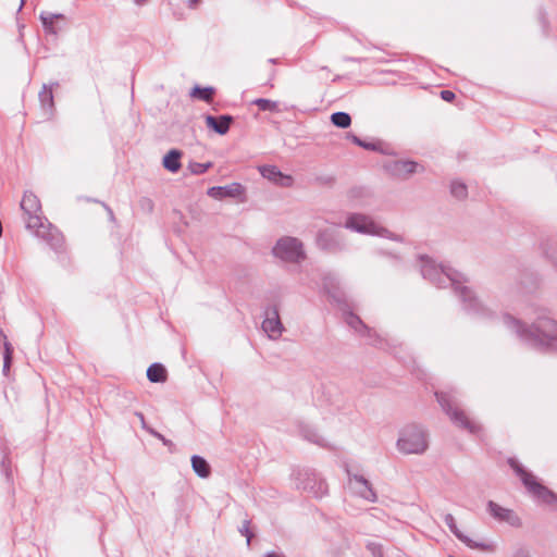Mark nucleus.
Masks as SVG:
<instances>
[{
	"label": "nucleus",
	"mask_w": 557,
	"mask_h": 557,
	"mask_svg": "<svg viewBox=\"0 0 557 557\" xmlns=\"http://www.w3.org/2000/svg\"><path fill=\"white\" fill-rule=\"evenodd\" d=\"M21 209L24 213L27 230L36 237L46 242L53 250H58L62 247V234L42 215L40 201L34 193H24Z\"/></svg>",
	"instance_id": "nucleus-1"
},
{
	"label": "nucleus",
	"mask_w": 557,
	"mask_h": 557,
	"mask_svg": "<svg viewBox=\"0 0 557 557\" xmlns=\"http://www.w3.org/2000/svg\"><path fill=\"white\" fill-rule=\"evenodd\" d=\"M504 323L515 331L523 341L535 346L553 347L557 344V321L552 319L545 310L541 309L530 327L516 318L505 314Z\"/></svg>",
	"instance_id": "nucleus-2"
},
{
	"label": "nucleus",
	"mask_w": 557,
	"mask_h": 557,
	"mask_svg": "<svg viewBox=\"0 0 557 557\" xmlns=\"http://www.w3.org/2000/svg\"><path fill=\"white\" fill-rule=\"evenodd\" d=\"M420 273L424 278L440 287H445L447 284L451 285L462 300L469 302L468 307L470 309L476 310L480 308V304L472 290L468 286L462 285L466 281L463 275L457 271L445 269L431 257L420 256Z\"/></svg>",
	"instance_id": "nucleus-3"
},
{
	"label": "nucleus",
	"mask_w": 557,
	"mask_h": 557,
	"mask_svg": "<svg viewBox=\"0 0 557 557\" xmlns=\"http://www.w3.org/2000/svg\"><path fill=\"white\" fill-rule=\"evenodd\" d=\"M435 395L442 409L447 413L453 423L473 434L481 430L480 425L471 421L466 412L458 407L450 394L441 392Z\"/></svg>",
	"instance_id": "nucleus-4"
},
{
	"label": "nucleus",
	"mask_w": 557,
	"mask_h": 557,
	"mask_svg": "<svg viewBox=\"0 0 557 557\" xmlns=\"http://www.w3.org/2000/svg\"><path fill=\"white\" fill-rule=\"evenodd\" d=\"M345 227L366 235H376L393 240H401L400 236L393 234L387 228L379 225L370 216L355 213L347 218Z\"/></svg>",
	"instance_id": "nucleus-5"
},
{
	"label": "nucleus",
	"mask_w": 557,
	"mask_h": 557,
	"mask_svg": "<svg viewBox=\"0 0 557 557\" xmlns=\"http://www.w3.org/2000/svg\"><path fill=\"white\" fill-rule=\"evenodd\" d=\"M511 468L515 470L517 475L520 476L523 485L527 487V490L540 502L545 504H554L557 502V496L548 490L546 486L542 485L540 482H537L536 478L523 469L521 465L518 462L511 460L510 461Z\"/></svg>",
	"instance_id": "nucleus-6"
},
{
	"label": "nucleus",
	"mask_w": 557,
	"mask_h": 557,
	"mask_svg": "<svg viewBox=\"0 0 557 557\" xmlns=\"http://www.w3.org/2000/svg\"><path fill=\"white\" fill-rule=\"evenodd\" d=\"M273 255L286 262L299 263L306 258L302 243L295 237H283L273 247Z\"/></svg>",
	"instance_id": "nucleus-7"
},
{
	"label": "nucleus",
	"mask_w": 557,
	"mask_h": 557,
	"mask_svg": "<svg viewBox=\"0 0 557 557\" xmlns=\"http://www.w3.org/2000/svg\"><path fill=\"white\" fill-rule=\"evenodd\" d=\"M297 487L308 491L314 497L320 498L327 494V484L312 469H304L298 472Z\"/></svg>",
	"instance_id": "nucleus-8"
},
{
	"label": "nucleus",
	"mask_w": 557,
	"mask_h": 557,
	"mask_svg": "<svg viewBox=\"0 0 557 557\" xmlns=\"http://www.w3.org/2000/svg\"><path fill=\"white\" fill-rule=\"evenodd\" d=\"M263 332L272 341H276L282 336L285 327L280 319L278 309L276 306L268 307L264 310V320L261 325Z\"/></svg>",
	"instance_id": "nucleus-9"
},
{
	"label": "nucleus",
	"mask_w": 557,
	"mask_h": 557,
	"mask_svg": "<svg viewBox=\"0 0 557 557\" xmlns=\"http://www.w3.org/2000/svg\"><path fill=\"white\" fill-rule=\"evenodd\" d=\"M315 242L320 249L329 252H336L345 247L341 233L333 227L320 231L317 235Z\"/></svg>",
	"instance_id": "nucleus-10"
},
{
	"label": "nucleus",
	"mask_w": 557,
	"mask_h": 557,
	"mask_svg": "<svg viewBox=\"0 0 557 557\" xmlns=\"http://www.w3.org/2000/svg\"><path fill=\"white\" fill-rule=\"evenodd\" d=\"M417 163L409 160H388L384 163V170L394 178L407 180L416 172Z\"/></svg>",
	"instance_id": "nucleus-11"
},
{
	"label": "nucleus",
	"mask_w": 557,
	"mask_h": 557,
	"mask_svg": "<svg viewBox=\"0 0 557 557\" xmlns=\"http://www.w3.org/2000/svg\"><path fill=\"white\" fill-rule=\"evenodd\" d=\"M397 448L404 454L418 453V426L416 424L407 425L400 431Z\"/></svg>",
	"instance_id": "nucleus-12"
},
{
	"label": "nucleus",
	"mask_w": 557,
	"mask_h": 557,
	"mask_svg": "<svg viewBox=\"0 0 557 557\" xmlns=\"http://www.w3.org/2000/svg\"><path fill=\"white\" fill-rule=\"evenodd\" d=\"M487 511L490 515L499 522H505L510 527H521V519L515 513L513 510L502 507L497 503L490 500L487 503Z\"/></svg>",
	"instance_id": "nucleus-13"
},
{
	"label": "nucleus",
	"mask_w": 557,
	"mask_h": 557,
	"mask_svg": "<svg viewBox=\"0 0 557 557\" xmlns=\"http://www.w3.org/2000/svg\"><path fill=\"white\" fill-rule=\"evenodd\" d=\"M446 525L462 543L472 549L488 550L491 546L482 541H476L466 535L456 524V520L451 513H447L444 518Z\"/></svg>",
	"instance_id": "nucleus-14"
},
{
	"label": "nucleus",
	"mask_w": 557,
	"mask_h": 557,
	"mask_svg": "<svg viewBox=\"0 0 557 557\" xmlns=\"http://www.w3.org/2000/svg\"><path fill=\"white\" fill-rule=\"evenodd\" d=\"M349 475V484L352 491L363 499L374 503L376 500V494L373 491L370 482L362 475L359 474H350Z\"/></svg>",
	"instance_id": "nucleus-15"
},
{
	"label": "nucleus",
	"mask_w": 557,
	"mask_h": 557,
	"mask_svg": "<svg viewBox=\"0 0 557 557\" xmlns=\"http://www.w3.org/2000/svg\"><path fill=\"white\" fill-rule=\"evenodd\" d=\"M260 174L281 187H290L294 180L290 175L283 174L275 165H263L259 168Z\"/></svg>",
	"instance_id": "nucleus-16"
},
{
	"label": "nucleus",
	"mask_w": 557,
	"mask_h": 557,
	"mask_svg": "<svg viewBox=\"0 0 557 557\" xmlns=\"http://www.w3.org/2000/svg\"><path fill=\"white\" fill-rule=\"evenodd\" d=\"M245 188L239 183H232L230 185L225 186H213L210 187L207 191L208 196L215 198V199H222L225 197L230 198H237L242 195H244Z\"/></svg>",
	"instance_id": "nucleus-17"
},
{
	"label": "nucleus",
	"mask_w": 557,
	"mask_h": 557,
	"mask_svg": "<svg viewBox=\"0 0 557 557\" xmlns=\"http://www.w3.org/2000/svg\"><path fill=\"white\" fill-rule=\"evenodd\" d=\"M346 323L359 333H367L370 337V344L373 346L382 347V339L379 336H372L371 330L362 322V320L355 313L348 311L345 313Z\"/></svg>",
	"instance_id": "nucleus-18"
},
{
	"label": "nucleus",
	"mask_w": 557,
	"mask_h": 557,
	"mask_svg": "<svg viewBox=\"0 0 557 557\" xmlns=\"http://www.w3.org/2000/svg\"><path fill=\"white\" fill-rule=\"evenodd\" d=\"M40 20L47 33H58L63 30L66 18L62 14H53L51 12H42Z\"/></svg>",
	"instance_id": "nucleus-19"
},
{
	"label": "nucleus",
	"mask_w": 557,
	"mask_h": 557,
	"mask_svg": "<svg viewBox=\"0 0 557 557\" xmlns=\"http://www.w3.org/2000/svg\"><path fill=\"white\" fill-rule=\"evenodd\" d=\"M234 117L228 114H223L220 116L207 115L206 116V125L213 129L219 135H225L233 123Z\"/></svg>",
	"instance_id": "nucleus-20"
},
{
	"label": "nucleus",
	"mask_w": 557,
	"mask_h": 557,
	"mask_svg": "<svg viewBox=\"0 0 557 557\" xmlns=\"http://www.w3.org/2000/svg\"><path fill=\"white\" fill-rule=\"evenodd\" d=\"M58 86H59L58 82H52L49 85H44L42 90L39 92V101H40L42 110H45V113L47 115L52 114V111L54 108L52 90L54 87H58Z\"/></svg>",
	"instance_id": "nucleus-21"
},
{
	"label": "nucleus",
	"mask_w": 557,
	"mask_h": 557,
	"mask_svg": "<svg viewBox=\"0 0 557 557\" xmlns=\"http://www.w3.org/2000/svg\"><path fill=\"white\" fill-rule=\"evenodd\" d=\"M298 430L300 435L306 441L313 443L320 447H326L327 444L325 438L321 434H319L313 426L301 422L298 424Z\"/></svg>",
	"instance_id": "nucleus-22"
},
{
	"label": "nucleus",
	"mask_w": 557,
	"mask_h": 557,
	"mask_svg": "<svg viewBox=\"0 0 557 557\" xmlns=\"http://www.w3.org/2000/svg\"><path fill=\"white\" fill-rule=\"evenodd\" d=\"M182 154H183V152L181 150H178V149H171L163 157V160H162L163 168L165 170H168L169 172H171V173L178 172L181 166H182V163H181Z\"/></svg>",
	"instance_id": "nucleus-23"
},
{
	"label": "nucleus",
	"mask_w": 557,
	"mask_h": 557,
	"mask_svg": "<svg viewBox=\"0 0 557 557\" xmlns=\"http://www.w3.org/2000/svg\"><path fill=\"white\" fill-rule=\"evenodd\" d=\"M190 461L194 472L199 478L206 479L211 474V467L203 457L194 455L191 456Z\"/></svg>",
	"instance_id": "nucleus-24"
},
{
	"label": "nucleus",
	"mask_w": 557,
	"mask_h": 557,
	"mask_svg": "<svg viewBox=\"0 0 557 557\" xmlns=\"http://www.w3.org/2000/svg\"><path fill=\"white\" fill-rule=\"evenodd\" d=\"M147 377L152 383H163L166 381V370L161 363H152L147 369Z\"/></svg>",
	"instance_id": "nucleus-25"
},
{
	"label": "nucleus",
	"mask_w": 557,
	"mask_h": 557,
	"mask_svg": "<svg viewBox=\"0 0 557 557\" xmlns=\"http://www.w3.org/2000/svg\"><path fill=\"white\" fill-rule=\"evenodd\" d=\"M213 95H214L213 87H200L197 85L190 91L191 97L198 98L206 102H210L213 98Z\"/></svg>",
	"instance_id": "nucleus-26"
},
{
	"label": "nucleus",
	"mask_w": 557,
	"mask_h": 557,
	"mask_svg": "<svg viewBox=\"0 0 557 557\" xmlns=\"http://www.w3.org/2000/svg\"><path fill=\"white\" fill-rule=\"evenodd\" d=\"M331 122L336 127L347 128L351 124V117L347 112L338 111V112L332 113Z\"/></svg>",
	"instance_id": "nucleus-27"
},
{
	"label": "nucleus",
	"mask_w": 557,
	"mask_h": 557,
	"mask_svg": "<svg viewBox=\"0 0 557 557\" xmlns=\"http://www.w3.org/2000/svg\"><path fill=\"white\" fill-rule=\"evenodd\" d=\"M450 194L455 198L462 200L466 199L468 196V188L465 183L456 180L453 181L450 184Z\"/></svg>",
	"instance_id": "nucleus-28"
},
{
	"label": "nucleus",
	"mask_w": 557,
	"mask_h": 557,
	"mask_svg": "<svg viewBox=\"0 0 557 557\" xmlns=\"http://www.w3.org/2000/svg\"><path fill=\"white\" fill-rule=\"evenodd\" d=\"M213 166L212 162L199 163V162H189L187 165L188 171L194 175H200L206 173L209 169Z\"/></svg>",
	"instance_id": "nucleus-29"
},
{
	"label": "nucleus",
	"mask_w": 557,
	"mask_h": 557,
	"mask_svg": "<svg viewBox=\"0 0 557 557\" xmlns=\"http://www.w3.org/2000/svg\"><path fill=\"white\" fill-rule=\"evenodd\" d=\"M252 103L256 104L261 111H277V102L270 99L258 98L253 100Z\"/></svg>",
	"instance_id": "nucleus-30"
},
{
	"label": "nucleus",
	"mask_w": 557,
	"mask_h": 557,
	"mask_svg": "<svg viewBox=\"0 0 557 557\" xmlns=\"http://www.w3.org/2000/svg\"><path fill=\"white\" fill-rule=\"evenodd\" d=\"M348 138H350L351 141L354 144H356L357 146L362 147V148H364L367 150H372V151L381 150L380 149L381 144H379V143H368V141H364V140H362L361 138H359L358 136H356L354 134H349Z\"/></svg>",
	"instance_id": "nucleus-31"
},
{
	"label": "nucleus",
	"mask_w": 557,
	"mask_h": 557,
	"mask_svg": "<svg viewBox=\"0 0 557 557\" xmlns=\"http://www.w3.org/2000/svg\"><path fill=\"white\" fill-rule=\"evenodd\" d=\"M4 352H3V372L7 373L11 367L12 362V354H13V347L12 345L5 341L3 343Z\"/></svg>",
	"instance_id": "nucleus-32"
},
{
	"label": "nucleus",
	"mask_w": 557,
	"mask_h": 557,
	"mask_svg": "<svg viewBox=\"0 0 557 557\" xmlns=\"http://www.w3.org/2000/svg\"><path fill=\"white\" fill-rule=\"evenodd\" d=\"M238 532L246 537L247 546H250L253 533L250 531V520L245 519L238 529Z\"/></svg>",
	"instance_id": "nucleus-33"
},
{
	"label": "nucleus",
	"mask_w": 557,
	"mask_h": 557,
	"mask_svg": "<svg viewBox=\"0 0 557 557\" xmlns=\"http://www.w3.org/2000/svg\"><path fill=\"white\" fill-rule=\"evenodd\" d=\"M367 548L373 557H383V548L380 543L368 542Z\"/></svg>",
	"instance_id": "nucleus-34"
},
{
	"label": "nucleus",
	"mask_w": 557,
	"mask_h": 557,
	"mask_svg": "<svg viewBox=\"0 0 557 557\" xmlns=\"http://www.w3.org/2000/svg\"><path fill=\"white\" fill-rule=\"evenodd\" d=\"M511 557H533L531 553L525 548H518L516 549Z\"/></svg>",
	"instance_id": "nucleus-35"
},
{
	"label": "nucleus",
	"mask_w": 557,
	"mask_h": 557,
	"mask_svg": "<svg viewBox=\"0 0 557 557\" xmlns=\"http://www.w3.org/2000/svg\"><path fill=\"white\" fill-rule=\"evenodd\" d=\"M441 97L445 101H451L453 99H455V94L451 90H442Z\"/></svg>",
	"instance_id": "nucleus-36"
},
{
	"label": "nucleus",
	"mask_w": 557,
	"mask_h": 557,
	"mask_svg": "<svg viewBox=\"0 0 557 557\" xmlns=\"http://www.w3.org/2000/svg\"><path fill=\"white\" fill-rule=\"evenodd\" d=\"M149 433L157 437L158 440H160L164 445H168L170 444V441H168L162 434H160L159 432L154 431L153 429L152 430H149Z\"/></svg>",
	"instance_id": "nucleus-37"
},
{
	"label": "nucleus",
	"mask_w": 557,
	"mask_h": 557,
	"mask_svg": "<svg viewBox=\"0 0 557 557\" xmlns=\"http://www.w3.org/2000/svg\"><path fill=\"white\" fill-rule=\"evenodd\" d=\"M135 416L139 419L140 424H141V428H143L144 430H146V431H148V432H149V430H152L151 428H148V426H147L146 421H145V417H144V414H143L141 412L136 411V412H135Z\"/></svg>",
	"instance_id": "nucleus-38"
},
{
	"label": "nucleus",
	"mask_w": 557,
	"mask_h": 557,
	"mask_svg": "<svg viewBox=\"0 0 557 557\" xmlns=\"http://www.w3.org/2000/svg\"><path fill=\"white\" fill-rule=\"evenodd\" d=\"M141 206H143L144 208H147L149 211H150V210H152V208H153V203H152V201H151L150 199H148V198H144V199L141 200Z\"/></svg>",
	"instance_id": "nucleus-39"
},
{
	"label": "nucleus",
	"mask_w": 557,
	"mask_h": 557,
	"mask_svg": "<svg viewBox=\"0 0 557 557\" xmlns=\"http://www.w3.org/2000/svg\"><path fill=\"white\" fill-rule=\"evenodd\" d=\"M263 557H285L283 554L276 553V552H268L264 554Z\"/></svg>",
	"instance_id": "nucleus-40"
},
{
	"label": "nucleus",
	"mask_w": 557,
	"mask_h": 557,
	"mask_svg": "<svg viewBox=\"0 0 557 557\" xmlns=\"http://www.w3.org/2000/svg\"><path fill=\"white\" fill-rule=\"evenodd\" d=\"M7 461H8V458L3 457L2 461H1V465H2L3 470L5 471L7 476H9V472H8V468H7Z\"/></svg>",
	"instance_id": "nucleus-41"
},
{
	"label": "nucleus",
	"mask_w": 557,
	"mask_h": 557,
	"mask_svg": "<svg viewBox=\"0 0 557 557\" xmlns=\"http://www.w3.org/2000/svg\"><path fill=\"white\" fill-rule=\"evenodd\" d=\"M331 280H332L331 277H325V278H324V287H325V288H329V286H330V284H331Z\"/></svg>",
	"instance_id": "nucleus-42"
},
{
	"label": "nucleus",
	"mask_w": 557,
	"mask_h": 557,
	"mask_svg": "<svg viewBox=\"0 0 557 557\" xmlns=\"http://www.w3.org/2000/svg\"><path fill=\"white\" fill-rule=\"evenodd\" d=\"M199 1H200V0H188L189 4H190V5H193V7H194V5H196V4H198V3H199Z\"/></svg>",
	"instance_id": "nucleus-43"
},
{
	"label": "nucleus",
	"mask_w": 557,
	"mask_h": 557,
	"mask_svg": "<svg viewBox=\"0 0 557 557\" xmlns=\"http://www.w3.org/2000/svg\"><path fill=\"white\" fill-rule=\"evenodd\" d=\"M0 337H2L4 342L8 341L7 335L3 333L1 327H0Z\"/></svg>",
	"instance_id": "nucleus-44"
},
{
	"label": "nucleus",
	"mask_w": 557,
	"mask_h": 557,
	"mask_svg": "<svg viewBox=\"0 0 557 557\" xmlns=\"http://www.w3.org/2000/svg\"><path fill=\"white\" fill-rule=\"evenodd\" d=\"M425 448L424 444L422 445V442L420 441V447H419V450L420 453Z\"/></svg>",
	"instance_id": "nucleus-45"
},
{
	"label": "nucleus",
	"mask_w": 557,
	"mask_h": 557,
	"mask_svg": "<svg viewBox=\"0 0 557 557\" xmlns=\"http://www.w3.org/2000/svg\"><path fill=\"white\" fill-rule=\"evenodd\" d=\"M107 210H108L109 214H110V215H111V218H112V216H113V212H112V210H111L110 208H107Z\"/></svg>",
	"instance_id": "nucleus-46"
},
{
	"label": "nucleus",
	"mask_w": 557,
	"mask_h": 557,
	"mask_svg": "<svg viewBox=\"0 0 557 557\" xmlns=\"http://www.w3.org/2000/svg\"><path fill=\"white\" fill-rule=\"evenodd\" d=\"M269 62L276 63V59H270Z\"/></svg>",
	"instance_id": "nucleus-47"
},
{
	"label": "nucleus",
	"mask_w": 557,
	"mask_h": 557,
	"mask_svg": "<svg viewBox=\"0 0 557 557\" xmlns=\"http://www.w3.org/2000/svg\"><path fill=\"white\" fill-rule=\"evenodd\" d=\"M25 3V0H21V4H20V8H22Z\"/></svg>",
	"instance_id": "nucleus-48"
}]
</instances>
